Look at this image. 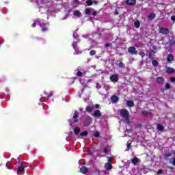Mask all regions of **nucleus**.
<instances>
[{
	"instance_id": "f257e3e1",
	"label": "nucleus",
	"mask_w": 175,
	"mask_h": 175,
	"mask_svg": "<svg viewBox=\"0 0 175 175\" xmlns=\"http://www.w3.org/2000/svg\"><path fill=\"white\" fill-rule=\"evenodd\" d=\"M120 116L122 117V118L125 119L126 124H129L131 122V119H129V111L126 109H122L120 110Z\"/></svg>"
},
{
	"instance_id": "f03ea898",
	"label": "nucleus",
	"mask_w": 175,
	"mask_h": 175,
	"mask_svg": "<svg viewBox=\"0 0 175 175\" xmlns=\"http://www.w3.org/2000/svg\"><path fill=\"white\" fill-rule=\"evenodd\" d=\"M128 53L131 54V55H137V51L135 46H130L128 48Z\"/></svg>"
},
{
	"instance_id": "7ed1b4c3",
	"label": "nucleus",
	"mask_w": 175,
	"mask_h": 175,
	"mask_svg": "<svg viewBox=\"0 0 175 175\" xmlns=\"http://www.w3.org/2000/svg\"><path fill=\"white\" fill-rule=\"evenodd\" d=\"M91 122H92V118L90 116H88L83 122V126H90Z\"/></svg>"
},
{
	"instance_id": "20e7f679",
	"label": "nucleus",
	"mask_w": 175,
	"mask_h": 175,
	"mask_svg": "<svg viewBox=\"0 0 175 175\" xmlns=\"http://www.w3.org/2000/svg\"><path fill=\"white\" fill-rule=\"evenodd\" d=\"M159 32L163 33V35H167V33H170V30L167 28L161 27Z\"/></svg>"
},
{
	"instance_id": "39448f33",
	"label": "nucleus",
	"mask_w": 175,
	"mask_h": 175,
	"mask_svg": "<svg viewBox=\"0 0 175 175\" xmlns=\"http://www.w3.org/2000/svg\"><path fill=\"white\" fill-rule=\"evenodd\" d=\"M111 81H112V83H117V81H118V75H111L109 77Z\"/></svg>"
},
{
	"instance_id": "423d86ee",
	"label": "nucleus",
	"mask_w": 175,
	"mask_h": 175,
	"mask_svg": "<svg viewBox=\"0 0 175 175\" xmlns=\"http://www.w3.org/2000/svg\"><path fill=\"white\" fill-rule=\"evenodd\" d=\"M164 82L165 78L162 77H158L156 78V83H157V84H163Z\"/></svg>"
},
{
	"instance_id": "0eeeda50",
	"label": "nucleus",
	"mask_w": 175,
	"mask_h": 175,
	"mask_svg": "<svg viewBox=\"0 0 175 175\" xmlns=\"http://www.w3.org/2000/svg\"><path fill=\"white\" fill-rule=\"evenodd\" d=\"M157 51H154V50H150L149 52V59L151 60H154V55H155Z\"/></svg>"
},
{
	"instance_id": "6e6552de",
	"label": "nucleus",
	"mask_w": 175,
	"mask_h": 175,
	"mask_svg": "<svg viewBox=\"0 0 175 175\" xmlns=\"http://www.w3.org/2000/svg\"><path fill=\"white\" fill-rule=\"evenodd\" d=\"M126 4L129 6H135L136 5V0H126Z\"/></svg>"
},
{
	"instance_id": "1a4fd4ad",
	"label": "nucleus",
	"mask_w": 175,
	"mask_h": 175,
	"mask_svg": "<svg viewBox=\"0 0 175 175\" xmlns=\"http://www.w3.org/2000/svg\"><path fill=\"white\" fill-rule=\"evenodd\" d=\"M111 100L113 102V103H117V102L120 100V98L116 95H113L111 97Z\"/></svg>"
},
{
	"instance_id": "9d476101",
	"label": "nucleus",
	"mask_w": 175,
	"mask_h": 175,
	"mask_svg": "<svg viewBox=\"0 0 175 175\" xmlns=\"http://www.w3.org/2000/svg\"><path fill=\"white\" fill-rule=\"evenodd\" d=\"M79 114L76 113V112H75L74 113V116H72V122L74 123H76V122H79Z\"/></svg>"
},
{
	"instance_id": "9b49d317",
	"label": "nucleus",
	"mask_w": 175,
	"mask_h": 175,
	"mask_svg": "<svg viewBox=\"0 0 175 175\" xmlns=\"http://www.w3.org/2000/svg\"><path fill=\"white\" fill-rule=\"evenodd\" d=\"M80 172L81 173H83V174H87V173H88V168L85 166H82L80 168Z\"/></svg>"
},
{
	"instance_id": "f8f14e48",
	"label": "nucleus",
	"mask_w": 175,
	"mask_h": 175,
	"mask_svg": "<svg viewBox=\"0 0 175 175\" xmlns=\"http://www.w3.org/2000/svg\"><path fill=\"white\" fill-rule=\"evenodd\" d=\"M42 96V98H51V96H53V92H51L49 94H47V92H43Z\"/></svg>"
},
{
	"instance_id": "ddd939ff",
	"label": "nucleus",
	"mask_w": 175,
	"mask_h": 175,
	"mask_svg": "<svg viewBox=\"0 0 175 175\" xmlns=\"http://www.w3.org/2000/svg\"><path fill=\"white\" fill-rule=\"evenodd\" d=\"M25 172V167L23 166H19L17 170V173L22 174V173H24Z\"/></svg>"
},
{
	"instance_id": "4468645a",
	"label": "nucleus",
	"mask_w": 175,
	"mask_h": 175,
	"mask_svg": "<svg viewBox=\"0 0 175 175\" xmlns=\"http://www.w3.org/2000/svg\"><path fill=\"white\" fill-rule=\"evenodd\" d=\"M105 167L106 170H111V169H113V165L110 163H107L105 164Z\"/></svg>"
},
{
	"instance_id": "2eb2a0df",
	"label": "nucleus",
	"mask_w": 175,
	"mask_h": 175,
	"mask_svg": "<svg viewBox=\"0 0 175 175\" xmlns=\"http://www.w3.org/2000/svg\"><path fill=\"white\" fill-rule=\"evenodd\" d=\"M126 106H128L129 107H135V103L133 100H127Z\"/></svg>"
},
{
	"instance_id": "dca6fc26",
	"label": "nucleus",
	"mask_w": 175,
	"mask_h": 175,
	"mask_svg": "<svg viewBox=\"0 0 175 175\" xmlns=\"http://www.w3.org/2000/svg\"><path fill=\"white\" fill-rule=\"evenodd\" d=\"M102 116V112L100 110H95L94 112V117H100Z\"/></svg>"
},
{
	"instance_id": "f3484780",
	"label": "nucleus",
	"mask_w": 175,
	"mask_h": 175,
	"mask_svg": "<svg viewBox=\"0 0 175 175\" xmlns=\"http://www.w3.org/2000/svg\"><path fill=\"white\" fill-rule=\"evenodd\" d=\"M166 73H168L169 75H170L172 73H174V68L167 67L166 69Z\"/></svg>"
},
{
	"instance_id": "a211bd4d",
	"label": "nucleus",
	"mask_w": 175,
	"mask_h": 175,
	"mask_svg": "<svg viewBox=\"0 0 175 175\" xmlns=\"http://www.w3.org/2000/svg\"><path fill=\"white\" fill-rule=\"evenodd\" d=\"M173 59H174V56H173L172 54L168 55V56L167 57V62H172V61H173Z\"/></svg>"
},
{
	"instance_id": "6ab92c4d",
	"label": "nucleus",
	"mask_w": 175,
	"mask_h": 175,
	"mask_svg": "<svg viewBox=\"0 0 175 175\" xmlns=\"http://www.w3.org/2000/svg\"><path fill=\"white\" fill-rule=\"evenodd\" d=\"M131 162L133 165H137V163H139V158L137 157H134L132 159Z\"/></svg>"
},
{
	"instance_id": "aec40b11",
	"label": "nucleus",
	"mask_w": 175,
	"mask_h": 175,
	"mask_svg": "<svg viewBox=\"0 0 175 175\" xmlns=\"http://www.w3.org/2000/svg\"><path fill=\"white\" fill-rule=\"evenodd\" d=\"M155 14L154 13H150L149 16H148V20L150 21L154 20L155 18Z\"/></svg>"
},
{
	"instance_id": "412c9836",
	"label": "nucleus",
	"mask_w": 175,
	"mask_h": 175,
	"mask_svg": "<svg viewBox=\"0 0 175 175\" xmlns=\"http://www.w3.org/2000/svg\"><path fill=\"white\" fill-rule=\"evenodd\" d=\"M157 131H163V129H165V127L162 124H158L157 126Z\"/></svg>"
},
{
	"instance_id": "4be33fe9",
	"label": "nucleus",
	"mask_w": 175,
	"mask_h": 175,
	"mask_svg": "<svg viewBox=\"0 0 175 175\" xmlns=\"http://www.w3.org/2000/svg\"><path fill=\"white\" fill-rule=\"evenodd\" d=\"M81 131V130L80 129V127H75L74 129L75 135H79V133H80Z\"/></svg>"
},
{
	"instance_id": "5701e85b",
	"label": "nucleus",
	"mask_w": 175,
	"mask_h": 175,
	"mask_svg": "<svg viewBox=\"0 0 175 175\" xmlns=\"http://www.w3.org/2000/svg\"><path fill=\"white\" fill-rule=\"evenodd\" d=\"M109 151H110V146H107L103 149V152L104 154H109Z\"/></svg>"
},
{
	"instance_id": "b1692460",
	"label": "nucleus",
	"mask_w": 175,
	"mask_h": 175,
	"mask_svg": "<svg viewBox=\"0 0 175 175\" xmlns=\"http://www.w3.org/2000/svg\"><path fill=\"white\" fill-rule=\"evenodd\" d=\"M73 14L74 16H77V17H81V12L79 10H75Z\"/></svg>"
},
{
	"instance_id": "393cba45",
	"label": "nucleus",
	"mask_w": 175,
	"mask_h": 175,
	"mask_svg": "<svg viewBox=\"0 0 175 175\" xmlns=\"http://www.w3.org/2000/svg\"><path fill=\"white\" fill-rule=\"evenodd\" d=\"M85 110L88 113H91V111H92V110H94V107H92L91 106H87Z\"/></svg>"
},
{
	"instance_id": "a878e982",
	"label": "nucleus",
	"mask_w": 175,
	"mask_h": 175,
	"mask_svg": "<svg viewBox=\"0 0 175 175\" xmlns=\"http://www.w3.org/2000/svg\"><path fill=\"white\" fill-rule=\"evenodd\" d=\"M86 5L88 6H92V5H94V1H92V0H87L86 1Z\"/></svg>"
},
{
	"instance_id": "bb28decb",
	"label": "nucleus",
	"mask_w": 175,
	"mask_h": 175,
	"mask_svg": "<svg viewBox=\"0 0 175 175\" xmlns=\"http://www.w3.org/2000/svg\"><path fill=\"white\" fill-rule=\"evenodd\" d=\"M80 136H81V137H84V136H88V131H84L81 132L80 133Z\"/></svg>"
},
{
	"instance_id": "cd10ccee",
	"label": "nucleus",
	"mask_w": 175,
	"mask_h": 175,
	"mask_svg": "<svg viewBox=\"0 0 175 175\" xmlns=\"http://www.w3.org/2000/svg\"><path fill=\"white\" fill-rule=\"evenodd\" d=\"M159 62H158V61L157 60H152V66H154L155 68H157V66H158V65H159Z\"/></svg>"
},
{
	"instance_id": "c85d7f7f",
	"label": "nucleus",
	"mask_w": 175,
	"mask_h": 175,
	"mask_svg": "<svg viewBox=\"0 0 175 175\" xmlns=\"http://www.w3.org/2000/svg\"><path fill=\"white\" fill-rule=\"evenodd\" d=\"M134 27L135 28H139L140 27V21H137L134 23Z\"/></svg>"
},
{
	"instance_id": "c756f323",
	"label": "nucleus",
	"mask_w": 175,
	"mask_h": 175,
	"mask_svg": "<svg viewBox=\"0 0 175 175\" xmlns=\"http://www.w3.org/2000/svg\"><path fill=\"white\" fill-rule=\"evenodd\" d=\"M76 76H77V77H83V72L81 71H78L76 74Z\"/></svg>"
},
{
	"instance_id": "7c9ffc66",
	"label": "nucleus",
	"mask_w": 175,
	"mask_h": 175,
	"mask_svg": "<svg viewBox=\"0 0 175 175\" xmlns=\"http://www.w3.org/2000/svg\"><path fill=\"white\" fill-rule=\"evenodd\" d=\"M172 157V153H167L164 155L165 159H167V158H170Z\"/></svg>"
},
{
	"instance_id": "2f4dec72",
	"label": "nucleus",
	"mask_w": 175,
	"mask_h": 175,
	"mask_svg": "<svg viewBox=\"0 0 175 175\" xmlns=\"http://www.w3.org/2000/svg\"><path fill=\"white\" fill-rule=\"evenodd\" d=\"M96 54V51L95 50H91L90 52V55H95Z\"/></svg>"
},
{
	"instance_id": "473e14b6",
	"label": "nucleus",
	"mask_w": 175,
	"mask_h": 175,
	"mask_svg": "<svg viewBox=\"0 0 175 175\" xmlns=\"http://www.w3.org/2000/svg\"><path fill=\"white\" fill-rule=\"evenodd\" d=\"M119 68H125V64L122 63V62H120L118 64Z\"/></svg>"
},
{
	"instance_id": "72a5a7b5",
	"label": "nucleus",
	"mask_w": 175,
	"mask_h": 175,
	"mask_svg": "<svg viewBox=\"0 0 175 175\" xmlns=\"http://www.w3.org/2000/svg\"><path fill=\"white\" fill-rule=\"evenodd\" d=\"M139 55L142 57V58H144V57H146V53L144 52H139Z\"/></svg>"
},
{
	"instance_id": "f704fd0d",
	"label": "nucleus",
	"mask_w": 175,
	"mask_h": 175,
	"mask_svg": "<svg viewBox=\"0 0 175 175\" xmlns=\"http://www.w3.org/2000/svg\"><path fill=\"white\" fill-rule=\"evenodd\" d=\"M85 14H88V16H90V14H91V10H90V9L87 8L85 11Z\"/></svg>"
},
{
	"instance_id": "c9c22d12",
	"label": "nucleus",
	"mask_w": 175,
	"mask_h": 175,
	"mask_svg": "<svg viewBox=\"0 0 175 175\" xmlns=\"http://www.w3.org/2000/svg\"><path fill=\"white\" fill-rule=\"evenodd\" d=\"M49 31V28L47 27H44L42 28V32H47Z\"/></svg>"
},
{
	"instance_id": "e433bc0d",
	"label": "nucleus",
	"mask_w": 175,
	"mask_h": 175,
	"mask_svg": "<svg viewBox=\"0 0 175 175\" xmlns=\"http://www.w3.org/2000/svg\"><path fill=\"white\" fill-rule=\"evenodd\" d=\"M165 90H170V84L169 83H165Z\"/></svg>"
},
{
	"instance_id": "4c0bfd02",
	"label": "nucleus",
	"mask_w": 175,
	"mask_h": 175,
	"mask_svg": "<svg viewBox=\"0 0 175 175\" xmlns=\"http://www.w3.org/2000/svg\"><path fill=\"white\" fill-rule=\"evenodd\" d=\"M100 135V133H99V131H96L94 136V137H99Z\"/></svg>"
},
{
	"instance_id": "58836bf2",
	"label": "nucleus",
	"mask_w": 175,
	"mask_h": 175,
	"mask_svg": "<svg viewBox=\"0 0 175 175\" xmlns=\"http://www.w3.org/2000/svg\"><path fill=\"white\" fill-rule=\"evenodd\" d=\"M142 113L143 116H144V117H146V116H148V114L147 111H142Z\"/></svg>"
},
{
	"instance_id": "ea45409f",
	"label": "nucleus",
	"mask_w": 175,
	"mask_h": 175,
	"mask_svg": "<svg viewBox=\"0 0 175 175\" xmlns=\"http://www.w3.org/2000/svg\"><path fill=\"white\" fill-rule=\"evenodd\" d=\"M175 43V40H170V46H173V44H174Z\"/></svg>"
},
{
	"instance_id": "a19ab883",
	"label": "nucleus",
	"mask_w": 175,
	"mask_h": 175,
	"mask_svg": "<svg viewBox=\"0 0 175 175\" xmlns=\"http://www.w3.org/2000/svg\"><path fill=\"white\" fill-rule=\"evenodd\" d=\"M162 173H163V170H159L157 171V174H162Z\"/></svg>"
},
{
	"instance_id": "79ce46f5",
	"label": "nucleus",
	"mask_w": 175,
	"mask_h": 175,
	"mask_svg": "<svg viewBox=\"0 0 175 175\" xmlns=\"http://www.w3.org/2000/svg\"><path fill=\"white\" fill-rule=\"evenodd\" d=\"M94 107L95 109H99V107H100V105L99 104H96Z\"/></svg>"
},
{
	"instance_id": "37998d69",
	"label": "nucleus",
	"mask_w": 175,
	"mask_h": 175,
	"mask_svg": "<svg viewBox=\"0 0 175 175\" xmlns=\"http://www.w3.org/2000/svg\"><path fill=\"white\" fill-rule=\"evenodd\" d=\"M92 14V16H95L96 14H98V12L96 11H94Z\"/></svg>"
},
{
	"instance_id": "c03bdc74",
	"label": "nucleus",
	"mask_w": 175,
	"mask_h": 175,
	"mask_svg": "<svg viewBox=\"0 0 175 175\" xmlns=\"http://www.w3.org/2000/svg\"><path fill=\"white\" fill-rule=\"evenodd\" d=\"M131 144H132L131 143H129V144H127L128 150H129V148H131V147H132Z\"/></svg>"
},
{
	"instance_id": "a18cd8bd",
	"label": "nucleus",
	"mask_w": 175,
	"mask_h": 175,
	"mask_svg": "<svg viewBox=\"0 0 175 175\" xmlns=\"http://www.w3.org/2000/svg\"><path fill=\"white\" fill-rule=\"evenodd\" d=\"M172 21H175V15L171 16Z\"/></svg>"
},
{
	"instance_id": "49530a36",
	"label": "nucleus",
	"mask_w": 175,
	"mask_h": 175,
	"mask_svg": "<svg viewBox=\"0 0 175 175\" xmlns=\"http://www.w3.org/2000/svg\"><path fill=\"white\" fill-rule=\"evenodd\" d=\"M170 81H172V83H174V81H175V78H174V77L170 78Z\"/></svg>"
},
{
	"instance_id": "de8ad7c7",
	"label": "nucleus",
	"mask_w": 175,
	"mask_h": 175,
	"mask_svg": "<svg viewBox=\"0 0 175 175\" xmlns=\"http://www.w3.org/2000/svg\"><path fill=\"white\" fill-rule=\"evenodd\" d=\"M126 132H127V133H131V132H132V129H126Z\"/></svg>"
},
{
	"instance_id": "09e8293b",
	"label": "nucleus",
	"mask_w": 175,
	"mask_h": 175,
	"mask_svg": "<svg viewBox=\"0 0 175 175\" xmlns=\"http://www.w3.org/2000/svg\"><path fill=\"white\" fill-rule=\"evenodd\" d=\"M112 159H113L112 157H108V162H109V163H110V162H111Z\"/></svg>"
},
{
	"instance_id": "8fccbe9b",
	"label": "nucleus",
	"mask_w": 175,
	"mask_h": 175,
	"mask_svg": "<svg viewBox=\"0 0 175 175\" xmlns=\"http://www.w3.org/2000/svg\"><path fill=\"white\" fill-rule=\"evenodd\" d=\"M93 5H98V1L94 0L93 1Z\"/></svg>"
},
{
	"instance_id": "3c124183",
	"label": "nucleus",
	"mask_w": 175,
	"mask_h": 175,
	"mask_svg": "<svg viewBox=\"0 0 175 175\" xmlns=\"http://www.w3.org/2000/svg\"><path fill=\"white\" fill-rule=\"evenodd\" d=\"M32 27H33V28H35L36 27V23H33L32 24Z\"/></svg>"
},
{
	"instance_id": "603ef678",
	"label": "nucleus",
	"mask_w": 175,
	"mask_h": 175,
	"mask_svg": "<svg viewBox=\"0 0 175 175\" xmlns=\"http://www.w3.org/2000/svg\"><path fill=\"white\" fill-rule=\"evenodd\" d=\"M172 165L174 166H175V158H174L173 161H172Z\"/></svg>"
},
{
	"instance_id": "864d4df0",
	"label": "nucleus",
	"mask_w": 175,
	"mask_h": 175,
	"mask_svg": "<svg viewBox=\"0 0 175 175\" xmlns=\"http://www.w3.org/2000/svg\"><path fill=\"white\" fill-rule=\"evenodd\" d=\"M118 14V11L116 10V11H115V13H114V15H115V16H117Z\"/></svg>"
},
{
	"instance_id": "5fc2aeb1",
	"label": "nucleus",
	"mask_w": 175,
	"mask_h": 175,
	"mask_svg": "<svg viewBox=\"0 0 175 175\" xmlns=\"http://www.w3.org/2000/svg\"><path fill=\"white\" fill-rule=\"evenodd\" d=\"M105 47H110V44L107 43V44H105Z\"/></svg>"
},
{
	"instance_id": "6e6d98bb",
	"label": "nucleus",
	"mask_w": 175,
	"mask_h": 175,
	"mask_svg": "<svg viewBox=\"0 0 175 175\" xmlns=\"http://www.w3.org/2000/svg\"><path fill=\"white\" fill-rule=\"evenodd\" d=\"M161 92H163V93L165 92V89H161Z\"/></svg>"
},
{
	"instance_id": "4d7b16f0",
	"label": "nucleus",
	"mask_w": 175,
	"mask_h": 175,
	"mask_svg": "<svg viewBox=\"0 0 175 175\" xmlns=\"http://www.w3.org/2000/svg\"><path fill=\"white\" fill-rule=\"evenodd\" d=\"M73 36H74V39H76V36H75V34L73 35Z\"/></svg>"
},
{
	"instance_id": "13d9d810",
	"label": "nucleus",
	"mask_w": 175,
	"mask_h": 175,
	"mask_svg": "<svg viewBox=\"0 0 175 175\" xmlns=\"http://www.w3.org/2000/svg\"><path fill=\"white\" fill-rule=\"evenodd\" d=\"M36 21H37V23H39V19H37Z\"/></svg>"
},
{
	"instance_id": "bf43d9fd",
	"label": "nucleus",
	"mask_w": 175,
	"mask_h": 175,
	"mask_svg": "<svg viewBox=\"0 0 175 175\" xmlns=\"http://www.w3.org/2000/svg\"><path fill=\"white\" fill-rule=\"evenodd\" d=\"M0 44H2V42L0 41Z\"/></svg>"
}]
</instances>
